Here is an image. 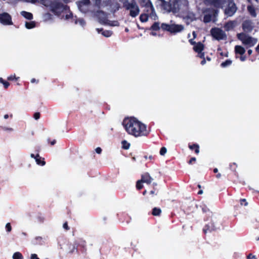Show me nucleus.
I'll return each mask as SVG.
<instances>
[{"label":"nucleus","instance_id":"nucleus-44","mask_svg":"<svg viewBox=\"0 0 259 259\" xmlns=\"http://www.w3.org/2000/svg\"><path fill=\"white\" fill-rule=\"evenodd\" d=\"M18 78H19V77H16L15 76V74H14V75H11L10 76H9L7 79L8 80H13L15 79L16 80H17Z\"/></svg>","mask_w":259,"mask_h":259},{"label":"nucleus","instance_id":"nucleus-3","mask_svg":"<svg viewBox=\"0 0 259 259\" xmlns=\"http://www.w3.org/2000/svg\"><path fill=\"white\" fill-rule=\"evenodd\" d=\"M137 118L135 117L125 118L124 119L122 124L127 133L132 135L133 133H135V126Z\"/></svg>","mask_w":259,"mask_h":259},{"label":"nucleus","instance_id":"nucleus-54","mask_svg":"<svg viewBox=\"0 0 259 259\" xmlns=\"http://www.w3.org/2000/svg\"><path fill=\"white\" fill-rule=\"evenodd\" d=\"M96 152L98 154H101L102 150L100 147H97L95 149Z\"/></svg>","mask_w":259,"mask_h":259},{"label":"nucleus","instance_id":"nucleus-61","mask_svg":"<svg viewBox=\"0 0 259 259\" xmlns=\"http://www.w3.org/2000/svg\"><path fill=\"white\" fill-rule=\"evenodd\" d=\"M199 57L201 58H203L204 59V53H200L199 55Z\"/></svg>","mask_w":259,"mask_h":259},{"label":"nucleus","instance_id":"nucleus-47","mask_svg":"<svg viewBox=\"0 0 259 259\" xmlns=\"http://www.w3.org/2000/svg\"><path fill=\"white\" fill-rule=\"evenodd\" d=\"M110 3V0H106L103 1V4H102V6H103L104 7L107 6L109 5Z\"/></svg>","mask_w":259,"mask_h":259},{"label":"nucleus","instance_id":"nucleus-55","mask_svg":"<svg viewBox=\"0 0 259 259\" xmlns=\"http://www.w3.org/2000/svg\"><path fill=\"white\" fill-rule=\"evenodd\" d=\"M148 159L151 161H153L155 159V156H153V155H150L148 156Z\"/></svg>","mask_w":259,"mask_h":259},{"label":"nucleus","instance_id":"nucleus-30","mask_svg":"<svg viewBox=\"0 0 259 259\" xmlns=\"http://www.w3.org/2000/svg\"><path fill=\"white\" fill-rule=\"evenodd\" d=\"M122 144V148L123 149L127 150L130 147V144L128 143L126 141L123 140L121 142Z\"/></svg>","mask_w":259,"mask_h":259},{"label":"nucleus","instance_id":"nucleus-23","mask_svg":"<svg viewBox=\"0 0 259 259\" xmlns=\"http://www.w3.org/2000/svg\"><path fill=\"white\" fill-rule=\"evenodd\" d=\"M43 238L40 236L36 237L33 241V244L37 245H42L43 244Z\"/></svg>","mask_w":259,"mask_h":259},{"label":"nucleus","instance_id":"nucleus-63","mask_svg":"<svg viewBox=\"0 0 259 259\" xmlns=\"http://www.w3.org/2000/svg\"><path fill=\"white\" fill-rule=\"evenodd\" d=\"M205 63H206V61H205V59H203L201 61V65H204Z\"/></svg>","mask_w":259,"mask_h":259},{"label":"nucleus","instance_id":"nucleus-60","mask_svg":"<svg viewBox=\"0 0 259 259\" xmlns=\"http://www.w3.org/2000/svg\"><path fill=\"white\" fill-rule=\"evenodd\" d=\"M247 257H248V259H251V258H255V256L254 255H251V254H249Z\"/></svg>","mask_w":259,"mask_h":259},{"label":"nucleus","instance_id":"nucleus-13","mask_svg":"<svg viewBox=\"0 0 259 259\" xmlns=\"http://www.w3.org/2000/svg\"><path fill=\"white\" fill-rule=\"evenodd\" d=\"M242 29L245 32H250L254 28V24L252 21L245 20L242 24Z\"/></svg>","mask_w":259,"mask_h":259},{"label":"nucleus","instance_id":"nucleus-56","mask_svg":"<svg viewBox=\"0 0 259 259\" xmlns=\"http://www.w3.org/2000/svg\"><path fill=\"white\" fill-rule=\"evenodd\" d=\"M196 161V158L192 157L189 161V164H191L193 162H195Z\"/></svg>","mask_w":259,"mask_h":259},{"label":"nucleus","instance_id":"nucleus-8","mask_svg":"<svg viewBox=\"0 0 259 259\" xmlns=\"http://www.w3.org/2000/svg\"><path fill=\"white\" fill-rule=\"evenodd\" d=\"M227 6L225 9L224 13L227 17H232L236 12L238 8L233 0H227Z\"/></svg>","mask_w":259,"mask_h":259},{"label":"nucleus","instance_id":"nucleus-27","mask_svg":"<svg viewBox=\"0 0 259 259\" xmlns=\"http://www.w3.org/2000/svg\"><path fill=\"white\" fill-rule=\"evenodd\" d=\"M159 24L158 22H154L151 26L150 29L154 31H157L160 29Z\"/></svg>","mask_w":259,"mask_h":259},{"label":"nucleus","instance_id":"nucleus-17","mask_svg":"<svg viewBox=\"0 0 259 259\" xmlns=\"http://www.w3.org/2000/svg\"><path fill=\"white\" fill-rule=\"evenodd\" d=\"M235 21H230L228 22L224 26V28L226 31H229L232 29L236 25Z\"/></svg>","mask_w":259,"mask_h":259},{"label":"nucleus","instance_id":"nucleus-32","mask_svg":"<svg viewBox=\"0 0 259 259\" xmlns=\"http://www.w3.org/2000/svg\"><path fill=\"white\" fill-rule=\"evenodd\" d=\"M0 82L3 84L5 89H8L10 85V83L8 81L4 80L2 77H0Z\"/></svg>","mask_w":259,"mask_h":259},{"label":"nucleus","instance_id":"nucleus-58","mask_svg":"<svg viewBox=\"0 0 259 259\" xmlns=\"http://www.w3.org/2000/svg\"><path fill=\"white\" fill-rule=\"evenodd\" d=\"M96 30L98 32V33H101L103 32V31L104 30L103 28H96Z\"/></svg>","mask_w":259,"mask_h":259},{"label":"nucleus","instance_id":"nucleus-14","mask_svg":"<svg viewBox=\"0 0 259 259\" xmlns=\"http://www.w3.org/2000/svg\"><path fill=\"white\" fill-rule=\"evenodd\" d=\"M217 222V218L212 217L211 219V223L210 224H207L205 228L203 229V232L204 233H206L207 231H214L217 229V227L215 224Z\"/></svg>","mask_w":259,"mask_h":259},{"label":"nucleus","instance_id":"nucleus-22","mask_svg":"<svg viewBox=\"0 0 259 259\" xmlns=\"http://www.w3.org/2000/svg\"><path fill=\"white\" fill-rule=\"evenodd\" d=\"M161 212V209L160 208L154 207L152 210V214L154 216H160Z\"/></svg>","mask_w":259,"mask_h":259},{"label":"nucleus","instance_id":"nucleus-45","mask_svg":"<svg viewBox=\"0 0 259 259\" xmlns=\"http://www.w3.org/2000/svg\"><path fill=\"white\" fill-rule=\"evenodd\" d=\"M63 228L66 230V231H68L70 229V228L68 226V223L67 222H65L63 225Z\"/></svg>","mask_w":259,"mask_h":259},{"label":"nucleus","instance_id":"nucleus-6","mask_svg":"<svg viewBox=\"0 0 259 259\" xmlns=\"http://www.w3.org/2000/svg\"><path fill=\"white\" fill-rule=\"evenodd\" d=\"M136 125L137 126H135V133H133V136L137 137L146 136L149 134V132L147 130L146 125L138 119H137Z\"/></svg>","mask_w":259,"mask_h":259},{"label":"nucleus","instance_id":"nucleus-19","mask_svg":"<svg viewBox=\"0 0 259 259\" xmlns=\"http://www.w3.org/2000/svg\"><path fill=\"white\" fill-rule=\"evenodd\" d=\"M36 163L38 165L44 166L46 164L45 159L39 156L38 154H36V159H35Z\"/></svg>","mask_w":259,"mask_h":259},{"label":"nucleus","instance_id":"nucleus-36","mask_svg":"<svg viewBox=\"0 0 259 259\" xmlns=\"http://www.w3.org/2000/svg\"><path fill=\"white\" fill-rule=\"evenodd\" d=\"M147 3H151L150 0H139V3L142 7L146 6Z\"/></svg>","mask_w":259,"mask_h":259},{"label":"nucleus","instance_id":"nucleus-25","mask_svg":"<svg viewBox=\"0 0 259 259\" xmlns=\"http://www.w3.org/2000/svg\"><path fill=\"white\" fill-rule=\"evenodd\" d=\"M247 10H248V12H249V13L250 14V15L252 17H256V14L255 13L254 8L252 6H248Z\"/></svg>","mask_w":259,"mask_h":259},{"label":"nucleus","instance_id":"nucleus-33","mask_svg":"<svg viewBox=\"0 0 259 259\" xmlns=\"http://www.w3.org/2000/svg\"><path fill=\"white\" fill-rule=\"evenodd\" d=\"M102 34L106 37H110L112 34V32L110 30H104L103 31V32H102Z\"/></svg>","mask_w":259,"mask_h":259},{"label":"nucleus","instance_id":"nucleus-59","mask_svg":"<svg viewBox=\"0 0 259 259\" xmlns=\"http://www.w3.org/2000/svg\"><path fill=\"white\" fill-rule=\"evenodd\" d=\"M38 81H38V80H36V79H35V78H32V79H31V83H35V82H36V83H38Z\"/></svg>","mask_w":259,"mask_h":259},{"label":"nucleus","instance_id":"nucleus-41","mask_svg":"<svg viewBox=\"0 0 259 259\" xmlns=\"http://www.w3.org/2000/svg\"><path fill=\"white\" fill-rule=\"evenodd\" d=\"M45 220V218L43 216H42L41 214L37 216V221L39 223H44Z\"/></svg>","mask_w":259,"mask_h":259},{"label":"nucleus","instance_id":"nucleus-1","mask_svg":"<svg viewBox=\"0 0 259 259\" xmlns=\"http://www.w3.org/2000/svg\"><path fill=\"white\" fill-rule=\"evenodd\" d=\"M42 4L45 6H49L51 11L55 15L60 16L62 13L67 11L69 10V7L67 5H64L61 2L56 0L51 1L49 5H48L45 1L42 2Z\"/></svg>","mask_w":259,"mask_h":259},{"label":"nucleus","instance_id":"nucleus-31","mask_svg":"<svg viewBox=\"0 0 259 259\" xmlns=\"http://www.w3.org/2000/svg\"><path fill=\"white\" fill-rule=\"evenodd\" d=\"M189 148L191 150H193V149H194L195 150V152L196 154H198L199 153V146L197 144H194V145H189Z\"/></svg>","mask_w":259,"mask_h":259},{"label":"nucleus","instance_id":"nucleus-39","mask_svg":"<svg viewBox=\"0 0 259 259\" xmlns=\"http://www.w3.org/2000/svg\"><path fill=\"white\" fill-rule=\"evenodd\" d=\"M95 5L98 8L102 6V0H95Z\"/></svg>","mask_w":259,"mask_h":259},{"label":"nucleus","instance_id":"nucleus-16","mask_svg":"<svg viewBox=\"0 0 259 259\" xmlns=\"http://www.w3.org/2000/svg\"><path fill=\"white\" fill-rule=\"evenodd\" d=\"M141 181L143 183L150 184L153 181V178L150 176L148 172H145L141 176Z\"/></svg>","mask_w":259,"mask_h":259},{"label":"nucleus","instance_id":"nucleus-18","mask_svg":"<svg viewBox=\"0 0 259 259\" xmlns=\"http://www.w3.org/2000/svg\"><path fill=\"white\" fill-rule=\"evenodd\" d=\"M203 45L201 42H198L194 45L193 49L195 52L200 53L203 50Z\"/></svg>","mask_w":259,"mask_h":259},{"label":"nucleus","instance_id":"nucleus-42","mask_svg":"<svg viewBox=\"0 0 259 259\" xmlns=\"http://www.w3.org/2000/svg\"><path fill=\"white\" fill-rule=\"evenodd\" d=\"M181 3L183 4L184 7H185L186 8H187L188 6V1L187 0H179V3ZM180 5L179 4V6Z\"/></svg>","mask_w":259,"mask_h":259},{"label":"nucleus","instance_id":"nucleus-49","mask_svg":"<svg viewBox=\"0 0 259 259\" xmlns=\"http://www.w3.org/2000/svg\"><path fill=\"white\" fill-rule=\"evenodd\" d=\"M71 22L74 23V24H76L78 23V19L76 16H73V18L71 19Z\"/></svg>","mask_w":259,"mask_h":259},{"label":"nucleus","instance_id":"nucleus-24","mask_svg":"<svg viewBox=\"0 0 259 259\" xmlns=\"http://www.w3.org/2000/svg\"><path fill=\"white\" fill-rule=\"evenodd\" d=\"M149 17H150V16L148 14L143 13L141 14L140 16V20L141 22H146L148 21Z\"/></svg>","mask_w":259,"mask_h":259},{"label":"nucleus","instance_id":"nucleus-5","mask_svg":"<svg viewBox=\"0 0 259 259\" xmlns=\"http://www.w3.org/2000/svg\"><path fill=\"white\" fill-rule=\"evenodd\" d=\"M123 7L127 10H130V15L132 17H136L140 12V9L137 6L135 0H131V2H123Z\"/></svg>","mask_w":259,"mask_h":259},{"label":"nucleus","instance_id":"nucleus-28","mask_svg":"<svg viewBox=\"0 0 259 259\" xmlns=\"http://www.w3.org/2000/svg\"><path fill=\"white\" fill-rule=\"evenodd\" d=\"M13 259H23V256L20 252H16L13 255Z\"/></svg>","mask_w":259,"mask_h":259},{"label":"nucleus","instance_id":"nucleus-34","mask_svg":"<svg viewBox=\"0 0 259 259\" xmlns=\"http://www.w3.org/2000/svg\"><path fill=\"white\" fill-rule=\"evenodd\" d=\"M211 20V16L210 15H209V14L205 15L204 16L203 21L205 23H208V22H210Z\"/></svg>","mask_w":259,"mask_h":259},{"label":"nucleus","instance_id":"nucleus-38","mask_svg":"<svg viewBox=\"0 0 259 259\" xmlns=\"http://www.w3.org/2000/svg\"><path fill=\"white\" fill-rule=\"evenodd\" d=\"M67 11H69V13L68 14H66L65 15V19L68 20L69 19L73 18V16L72 13L70 11V10H67Z\"/></svg>","mask_w":259,"mask_h":259},{"label":"nucleus","instance_id":"nucleus-53","mask_svg":"<svg viewBox=\"0 0 259 259\" xmlns=\"http://www.w3.org/2000/svg\"><path fill=\"white\" fill-rule=\"evenodd\" d=\"M78 22H79V24L82 26L84 25L85 24L84 20L82 19L78 20Z\"/></svg>","mask_w":259,"mask_h":259},{"label":"nucleus","instance_id":"nucleus-29","mask_svg":"<svg viewBox=\"0 0 259 259\" xmlns=\"http://www.w3.org/2000/svg\"><path fill=\"white\" fill-rule=\"evenodd\" d=\"M232 62L231 60H227L225 62L221 63V66L223 68L227 67L232 64Z\"/></svg>","mask_w":259,"mask_h":259},{"label":"nucleus","instance_id":"nucleus-26","mask_svg":"<svg viewBox=\"0 0 259 259\" xmlns=\"http://www.w3.org/2000/svg\"><path fill=\"white\" fill-rule=\"evenodd\" d=\"M25 27L27 29H32L35 27V22L34 21L26 22Z\"/></svg>","mask_w":259,"mask_h":259},{"label":"nucleus","instance_id":"nucleus-51","mask_svg":"<svg viewBox=\"0 0 259 259\" xmlns=\"http://www.w3.org/2000/svg\"><path fill=\"white\" fill-rule=\"evenodd\" d=\"M81 3H82L85 5H89L90 4V0H81Z\"/></svg>","mask_w":259,"mask_h":259},{"label":"nucleus","instance_id":"nucleus-20","mask_svg":"<svg viewBox=\"0 0 259 259\" xmlns=\"http://www.w3.org/2000/svg\"><path fill=\"white\" fill-rule=\"evenodd\" d=\"M21 14L26 19L31 20L33 19V15L32 13L26 11H22Z\"/></svg>","mask_w":259,"mask_h":259},{"label":"nucleus","instance_id":"nucleus-57","mask_svg":"<svg viewBox=\"0 0 259 259\" xmlns=\"http://www.w3.org/2000/svg\"><path fill=\"white\" fill-rule=\"evenodd\" d=\"M241 204L242 205L243 204V201H244L245 202V204H244V205L245 206H246L247 205V202H246V199H241Z\"/></svg>","mask_w":259,"mask_h":259},{"label":"nucleus","instance_id":"nucleus-62","mask_svg":"<svg viewBox=\"0 0 259 259\" xmlns=\"http://www.w3.org/2000/svg\"><path fill=\"white\" fill-rule=\"evenodd\" d=\"M184 29V27L182 25H179V32Z\"/></svg>","mask_w":259,"mask_h":259},{"label":"nucleus","instance_id":"nucleus-2","mask_svg":"<svg viewBox=\"0 0 259 259\" xmlns=\"http://www.w3.org/2000/svg\"><path fill=\"white\" fill-rule=\"evenodd\" d=\"M161 9L165 12H172L176 14L178 8V0H169L166 2L165 0H157Z\"/></svg>","mask_w":259,"mask_h":259},{"label":"nucleus","instance_id":"nucleus-35","mask_svg":"<svg viewBox=\"0 0 259 259\" xmlns=\"http://www.w3.org/2000/svg\"><path fill=\"white\" fill-rule=\"evenodd\" d=\"M143 182L141 180H138L136 183V188L138 190H141L143 188V185H142Z\"/></svg>","mask_w":259,"mask_h":259},{"label":"nucleus","instance_id":"nucleus-7","mask_svg":"<svg viewBox=\"0 0 259 259\" xmlns=\"http://www.w3.org/2000/svg\"><path fill=\"white\" fill-rule=\"evenodd\" d=\"M237 37L243 44L248 47L253 46L257 41V39L246 35L243 32L238 33L237 34Z\"/></svg>","mask_w":259,"mask_h":259},{"label":"nucleus","instance_id":"nucleus-43","mask_svg":"<svg viewBox=\"0 0 259 259\" xmlns=\"http://www.w3.org/2000/svg\"><path fill=\"white\" fill-rule=\"evenodd\" d=\"M6 229L7 232H10L12 230V227L10 223H8L6 225Z\"/></svg>","mask_w":259,"mask_h":259},{"label":"nucleus","instance_id":"nucleus-9","mask_svg":"<svg viewBox=\"0 0 259 259\" xmlns=\"http://www.w3.org/2000/svg\"><path fill=\"white\" fill-rule=\"evenodd\" d=\"M210 32L212 36L217 40L224 39L226 38L225 32L220 28H212Z\"/></svg>","mask_w":259,"mask_h":259},{"label":"nucleus","instance_id":"nucleus-37","mask_svg":"<svg viewBox=\"0 0 259 259\" xmlns=\"http://www.w3.org/2000/svg\"><path fill=\"white\" fill-rule=\"evenodd\" d=\"M194 19V15H191L187 17L186 18V22L187 24H189L190 22H192Z\"/></svg>","mask_w":259,"mask_h":259},{"label":"nucleus","instance_id":"nucleus-64","mask_svg":"<svg viewBox=\"0 0 259 259\" xmlns=\"http://www.w3.org/2000/svg\"><path fill=\"white\" fill-rule=\"evenodd\" d=\"M30 156H31L32 158H34L35 159H36V155H35L34 154H32H32H31Z\"/></svg>","mask_w":259,"mask_h":259},{"label":"nucleus","instance_id":"nucleus-40","mask_svg":"<svg viewBox=\"0 0 259 259\" xmlns=\"http://www.w3.org/2000/svg\"><path fill=\"white\" fill-rule=\"evenodd\" d=\"M166 152V148L165 147H162L161 148L159 153L161 155H164Z\"/></svg>","mask_w":259,"mask_h":259},{"label":"nucleus","instance_id":"nucleus-21","mask_svg":"<svg viewBox=\"0 0 259 259\" xmlns=\"http://www.w3.org/2000/svg\"><path fill=\"white\" fill-rule=\"evenodd\" d=\"M235 51L236 53L239 54L240 55H243L245 52V49L240 46H235Z\"/></svg>","mask_w":259,"mask_h":259},{"label":"nucleus","instance_id":"nucleus-52","mask_svg":"<svg viewBox=\"0 0 259 259\" xmlns=\"http://www.w3.org/2000/svg\"><path fill=\"white\" fill-rule=\"evenodd\" d=\"M157 193V192H156V190L155 189L151 190L150 192V194L152 195V197H153L154 195H156Z\"/></svg>","mask_w":259,"mask_h":259},{"label":"nucleus","instance_id":"nucleus-15","mask_svg":"<svg viewBox=\"0 0 259 259\" xmlns=\"http://www.w3.org/2000/svg\"><path fill=\"white\" fill-rule=\"evenodd\" d=\"M227 0H207L206 3L215 8H222Z\"/></svg>","mask_w":259,"mask_h":259},{"label":"nucleus","instance_id":"nucleus-11","mask_svg":"<svg viewBox=\"0 0 259 259\" xmlns=\"http://www.w3.org/2000/svg\"><path fill=\"white\" fill-rule=\"evenodd\" d=\"M161 28L164 31H167L170 33H177L178 32V24L162 23Z\"/></svg>","mask_w":259,"mask_h":259},{"label":"nucleus","instance_id":"nucleus-46","mask_svg":"<svg viewBox=\"0 0 259 259\" xmlns=\"http://www.w3.org/2000/svg\"><path fill=\"white\" fill-rule=\"evenodd\" d=\"M40 113L39 112H35L33 115V117L35 119L37 120L40 118Z\"/></svg>","mask_w":259,"mask_h":259},{"label":"nucleus","instance_id":"nucleus-50","mask_svg":"<svg viewBox=\"0 0 259 259\" xmlns=\"http://www.w3.org/2000/svg\"><path fill=\"white\" fill-rule=\"evenodd\" d=\"M30 259H39L36 254H31L30 256Z\"/></svg>","mask_w":259,"mask_h":259},{"label":"nucleus","instance_id":"nucleus-4","mask_svg":"<svg viewBox=\"0 0 259 259\" xmlns=\"http://www.w3.org/2000/svg\"><path fill=\"white\" fill-rule=\"evenodd\" d=\"M123 7L127 10H130V15L132 17H136L140 12V9L137 6L135 0H131V2H123Z\"/></svg>","mask_w":259,"mask_h":259},{"label":"nucleus","instance_id":"nucleus-10","mask_svg":"<svg viewBox=\"0 0 259 259\" xmlns=\"http://www.w3.org/2000/svg\"><path fill=\"white\" fill-rule=\"evenodd\" d=\"M0 23L4 25H13L11 16L7 12L0 13Z\"/></svg>","mask_w":259,"mask_h":259},{"label":"nucleus","instance_id":"nucleus-48","mask_svg":"<svg viewBox=\"0 0 259 259\" xmlns=\"http://www.w3.org/2000/svg\"><path fill=\"white\" fill-rule=\"evenodd\" d=\"M48 142L52 146L54 145L56 143V140L54 139L51 141V139L50 138L48 139Z\"/></svg>","mask_w":259,"mask_h":259},{"label":"nucleus","instance_id":"nucleus-12","mask_svg":"<svg viewBox=\"0 0 259 259\" xmlns=\"http://www.w3.org/2000/svg\"><path fill=\"white\" fill-rule=\"evenodd\" d=\"M144 7L145 8L144 13L148 14L151 18H154L156 16V13L152 3H147V4H146V6Z\"/></svg>","mask_w":259,"mask_h":259}]
</instances>
